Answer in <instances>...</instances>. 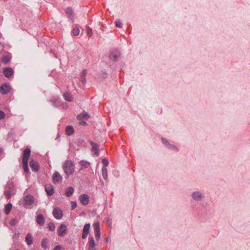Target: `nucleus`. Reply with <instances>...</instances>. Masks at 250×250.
Returning <instances> with one entry per match:
<instances>
[{
  "mask_svg": "<svg viewBox=\"0 0 250 250\" xmlns=\"http://www.w3.org/2000/svg\"><path fill=\"white\" fill-rule=\"evenodd\" d=\"M63 169L67 177H68L75 172V165L71 161L66 160L63 165Z\"/></svg>",
  "mask_w": 250,
  "mask_h": 250,
  "instance_id": "obj_1",
  "label": "nucleus"
},
{
  "mask_svg": "<svg viewBox=\"0 0 250 250\" xmlns=\"http://www.w3.org/2000/svg\"><path fill=\"white\" fill-rule=\"evenodd\" d=\"M34 202L33 196L30 194L26 195L23 198L24 205L25 208H28L29 206H31Z\"/></svg>",
  "mask_w": 250,
  "mask_h": 250,
  "instance_id": "obj_2",
  "label": "nucleus"
},
{
  "mask_svg": "<svg viewBox=\"0 0 250 250\" xmlns=\"http://www.w3.org/2000/svg\"><path fill=\"white\" fill-rule=\"evenodd\" d=\"M192 198L196 201H200L205 198V195L199 191H194L192 193Z\"/></svg>",
  "mask_w": 250,
  "mask_h": 250,
  "instance_id": "obj_3",
  "label": "nucleus"
},
{
  "mask_svg": "<svg viewBox=\"0 0 250 250\" xmlns=\"http://www.w3.org/2000/svg\"><path fill=\"white\" fill-rule=\"evenodd\" d=\"M67 232V227L65 224H61L58 228V233L59 236L63 237L65 236Z\"/></svg>",
  "mask_w": 250,
  "mask_h": 250,
  "instance_id": "obj_4",
  "label": "nucleus"
},
{
  "mask_svg": "<svg viewBox=\"0 0 250 250\" xmlns=\"http://www.w3.org/2000/svg\"><path fill=\"white\" fill-rule=\"evenodd\" d=\"M11 90V86L7 83H2L0 86V92L3 94H7Z\"/></svg>",
  "mask_w": 250,
  "mask_h": 250,
  "instance_id": "obj_5",
  "label": "nucleus"
},
{
  "mask_svg": "<svg viewBox=\"0 0 250 250\" xmlns=\"http://www.w3.org/2000/svg\"><path fill=\"white\" fill-rule=\"evenodd\" d=\"M95 236L96 240L98 241L101 236V233L100 230V224L99 222H96L93 225Z\"/></svg>",
  "mask_w": 250,
  "mask_h": 250,
  "instance_id": "obj_6",
  "label": "nucleus"
},
{
  "mask_svg": "<svg viewBox=\"0 0 250 250\" xmlns=\"http://www.w3.org/2000/svg\"><path fill=\"white\" fill-rule=\"evenodd\" d=\"M120 56V53L116 49L112 50L109 55V59L113 61H116Z\"/></svg>",
  "mask_w": 250,
  "mask_h": 250,
  "instance_id": "obj_7",
  "label": "nucleus"
},
{
  "mask_svg": "<svg viewBox=\"0 0 250 250\" xmlns=\"http://www.w3.org/2000/svg\"><path fill=\"white\" fill-rule=\"evenodd\" d=\"M90 144L92 146L91 151L94 153L93 155L96 157L98 156L99 155V146L97 144L93 142L92 141H90Z\"/></svg>",
  "mask_w": 250,
  "mask_h": 250,
  "instance_id": "obj_8",
  "label": "nucleus"
},
{
  "mask_svg": "<svg viewBox=\"0 0 250 250\" xmlns=\"http://www.w3.org/2000/svg\"><path fill=\"white\" fill-rule=\"evenodd\" d=\"M3 73L4 76L7 78H10L14 74L13 69L9 67H5L3 69Z\"/></svg>",
  "mask_w": 250,
  "mask_h": 250,
  "instance_id": "obj_9",
  "label": "nucleus"
},
{
  "mask_svg": "<svg viewBox=\"0 0 250 250\" xmlns=\"http://www.w3.org/2000/svg\"><path fill=\"white\" fill-rule=\"evenodd\" d=\"M53 215L57 219H61L63 216V213L62 210L58 208H55L53 211Z\"/></svg>",
  "mask_w": 250,
  "mask_h": 250,
  "instance_id": "obj_10",
  "label": "nucleus"
},
{
  "mask_svg": "<svg viewBox=\"0 0 250 250\" xmlns=\"http://www.w3.org/2000/svg\"><path fill=\"white\" fill-rule=\"evenodd\" d=\"M31 150L29 148L25 149L22 153V162H28Z\"/></svg>",
  "mask_w": 250,
  "mask_h": 250,
  "instance_id": "obj_11",
  "label": "nucleus"
},
{
  "mask_svg": "<svg viewBox=\"0 0 250 250\" xmlns=\"http://www.w3.org/2000/svg\"><path fill=\"white\" fill-rule=\"evenodd\" d=\"M79 199L81 203L84 206L87 205L89 203V197L88 195L83 194L80 196Z\"/></svg>",
  "mask_w": 250,
  "mask_h": 250,
  "instance_id": "obj_12",
  "label": "nucleus"
},
{
  "mask_svg": "<svg viewBox=\"0 0 250 250\" xmlns=\"http://www.w3.org/2000/svg\"><path fill=\"white\" fill-rule=\"evenodd\" d=\"M62 178L61 174L58 171H55L52 177L53 182L54 184H57L60 181H62Z\"/></svg>",
  "mask_w": 250,
  "mask_h": 250,
  "instance_id": "obj_13",
  "label": "nucleus"
},
{
  "mask_svg": "<svg viewBox=\"0 0 250 250\" xmlns=\"http://www.w3.org/2000/svg\"><path fill=\"white\" fill-rule=\"evenodd\" d=\"M45 190L48 196H52L54 193V189L52 185L47 184L45 186Z\"/></svg>",
  "mask_w": 250,
  "mask_h": 250,
  "instance_id": "obj_14",
  "label": "nucleus"
},
{
  "mask_svg": "<svg viewBox=\"0 0 250 250\" xmlns=\"http://www.w3.org/2000/svg\"><path fill=\"white\" fill-rule=\"evenodd\" d=\"M90 227V224H86L83 227V234L82 237L83 239H85L86 238L87 235L88 234L89 232V229Z\"/></svg>",
  "mask_w": 250,
  "mask_h": 250,
  "instance_id": "obj_15",
  "label": "nucleus"
},
{
  "mask_svg": "<svg viewBox=\"0 0 250 250\" xmlns=\"http://www.w3.org/2000/svg\"><path fill=\"white\" fill-rule=\"evenodd\" d=\"M162 141L163 143L164 144H165V145L168 148L171 149H175L177 151L178 150V148L176 146L170 144L169 142L168 141V140H167L166 139L163 138H162Z\"/></svg>",
  "mask_w": 250,
  "mask_h": 250,
  "instance_id": "obj_16",
  "label": "nucleus"
},
{
  "mask_svg": "<svg viewBox=\"0 0 250 250\" xmlns=\"http://www.w3.org/2000/svg\"><path fill=\"white\" fill-rule=\"evenodd\" d=\"M89 240L88 243L89 250H96L95 248V243L94 238L92 236H90Z\"/></svg>",
  "mask_w": 250,
  "mask_h": 250,
  "instance_id": "obj_17",
  "label": "nucleus"
},
{
  "mask_svg": "<svg viewBox=\"0 0 250 250\" xmlns=\"http://www.w3.org/2000/svg\"><path fill=\"white\" fill-rule=\"evenodd\" d=\"M30 167L33 171L37 172L39 170L40 167L38 163L33 160L30 162Z\"/></svg>",
  "mask_w": 250,
  "mask_h": 250,
  "instance_id": "obj_18",
  "label": "nucleus"
},
{
  "mask_svg": "<svg viewBox=\"0 0 250 250\" xmlns=\"http://www.w3.org/2000/svg\"><path fill=\"white\" fill-rule=\"evenodd\" d=\"M73 13V10L71 7H69L66 9V14L72 22L74 21V19Z\"/></svg>",
  "mask_w": 250,
  "mask_h": 250,
  "instance_id": "obj_19",
  "label": "nucleus"
},
{
  "mask_svg": "<svg viewBox=\"0 0 250 250\" xmlns=\"http://www.w3.org/2000/svg\"><path fill=\"white\" fill-rule=\"evenodd\" d=\"M37 223L43 226L44 224V217L43 214H39L37 215L36 218Z\"/></svg>",
  "mask_w": 250,
  "mask_h": 250,
  "instance_id": "obj_20",
  "label": "nucleus"
},
{
  "mask_svg": "<svg viewBox=\"0 0 250 250\" xmlns=\"http://www.w3.org/2000/svg\"><path fill=\"white\" fill-rule=\"evenodd\" d=\"M89 118L90 115L86 112H83L77 116V118L78 120H81L82 119H88Z\"/></svg>",
  "mask_w": 250,
  "mask_h": 250,
  "instance_id": "obj_21",
  "label": "nucleus"
},
{
  "mask_svg": "<svg viewBox=\"0 0 250 250\" xmlns=\"http://www.w3.org/2000/svg\"><path fill=\"white\" fill-rule=\"evenodd\" d=\"M25 241L28 245H30L33 243V237L30 233L26 235Z\"/></svg>",
  "mask_w": 250,
  "mask_h": 250,
  "instance_id": "obj_22",
  "label": "nucleus"
},
{
  "mask_svg": "<svg viewBox=\"0 0 250 250\" xmlns=\"http://www.w3.org/2000/svg\"><path fill=\"white\" fill-rule=\"evenodd\" d=\"M74 191V188L72 187H69L66 189L65 194L67 197H69L72 195Z\"/></svg>",
  "mask_w": 250,
  "mask_h": 250,
  "instance_id": "obj_23",
  "label": "nucleus"
},
{
  "mask_svg": "<svg viewBox=\"0 0 250 250\" xmlns=\"http://www.w3.org/2000/svg\"><path fill=\"white\" fill-rule=\"evenodd\" d=\"M65 132L67 135L70 136L74 133V130L72 126L68 125L65 128Z\"/></svg>",
  "mask_w": 250,
  "mask_h": 250,
  "instance_id": "obj_24",
  "label": "nucleus"
},
{
  "mask_svg": "<svg viewBox=\"0 0 250 250\" xmlns=\"http://www.w3.org/2000/svg\"><path fill=\"white\" fill-rule=\"evenodd\" d=\"M49 243V240L47 238H43L41 242V247L45 250Z\"/></svg>",
  "mask_w": 250,
  "mask_h": 250,
  "instance_id": "obj_25",
  "label": "nucleus"
},
{
  "mask_svg": "<svg viewBox=\"0 0 250 250\" xmlns=\"http://www.w3.org/2000/svg\"><path fill=\"white\" fill-rule=\"evenodd\" d=\"M63 97L65 101L68 102H71L73 101V98L71 94L69 92H66L63 94Z\"/></svg>",
  "mask_w": 250,
  "mask_h": 250,
  "instance_id": "obj_26",
  "label": "nucleus"
},
{
  "mask_svg": "<svg viewBox=\"0 0 250 250\" xmlns=\"http://www.w3.org/2000/svg\"><path fill=\"white\" fill-rule=\"evenodd\" d=\"M12 205L10 203H8L5 206L4 211H5V213L7 215L10 213V212L12 209Z\"/></svg>",
  "mask_w": 250,
  "mask_h": 250,
  "instance_id": "obj_27",
  "label": "nucleus"
},
{
  "mask_svg": "<svg viewBox=\"0 0 250 250\" xmlns=\"http://www.w3.org/2000/svg\"><path fill=\"white\" fill-rule=\"evenodd\" d=\"M80 165L81 166V169L88 167L89 163L87 162L81 161L80 162Z\"/></svg>",
  "mask_w": 250,
  "mask_h": 250,
  "instance_id": "obj_28",
  "label": "nucleus"
},
{
  "mask_svg": "<svg viewBox=\"0 0 250 250\" xmlns=\"http://www.w3.org/2000/svg\"><path fill=\"white\" fill-rule=\"evenodd\" d=\"M102 175L103 178L105 180L107 178V170L106 167H103L102 168Z\"/></svg>",
  "mask_w": 250,
  "mask_h": 250,
  "instance_id": "obj_29",
  "label": "nucleus"
},
{
  "mask_svg": "<svg viewBox=\"0 0 250 250\" xmlns=\"http://www.w3.org/2000/svg\"><path fill=\"white\" fill-rule=\"evenodd\" d=\"M1 61L3 63L6 64L10 62V59L7 56H3L1 58Z\"/></svg>",
  "mask_w": 250,
  "mask_h": 250,
  "instance_id": "obj_30",
  "label": "nucleus"
},
{
  "mask_svg": "<svg viewBox=\"0 0 250 250\" xmlns=\"http://www.w3.org/2000/svg\"><path fill=\"white\" fill-rule=\"evenodd\" d=\"M23 168L25 172L28 173L29 172L28 162H22Z\"/></svg>",
  "mask_w": 250,
  "mask_h": 250,
  "instance_id": "obj_31",
  "label": "nucleus"
},
{
  "mask_svg": "<svg viewBox=\"0 0 250 250\" xmlns=\"http://www.w3.org/2000/svg\"><path fill=\"white\" fill-rule=\"evenodd\" d=\"M47 228L50 231H54L55 229V228H56L55 224L52 222H50L48 224Z\"/></svg>",
  "mask_w": 250,
  "mask_h": 250,
  "instance_id": "obj_32",
  "label": "nucleus"
},
{
  "mask_svg": "<svg viewBox=\"0 0 250 250\" xmlns=\"http://www.w3.org/2000/svg\"><path fill=\"white\" fill-rule=\"evenodd\" d=\"M19 231L15 230L14 232V234L13 235L12 238L14 240H17L19 238Z\"/></svg>",
  "mask_w": 250,
  "mask_h": 250,
  "instance_id": "obj_33",
  "label": "nucleus"
},
{
  "mask_svg": "<svg viewBox=\"0 0 250 250\" xmlns=\"http://www.w3.org/2000/svg\"><path fill=\"white\" fill-rule=\"evenodd\" d=\"M72 33L73 35L74 36H78L79 34L80 33V29L78 27H74L73 29Z\"/></svg>",
  "mask_w": 250,
  "mask_h": 250,
  "instance_id": "obj_34",
  "label": "nucleus"
},
{
  "mask_svg": "<svg viewBox=\"0 0 250 250\" xmlns=\"http://www.w3.org/2000/svg\"><path fill=\"white\" fill-rule=\"evenodd\" d=\"M18 223V220L16 218H14L11 220L9 224L11 226L13 227V226H16Z\"/></svg>",
  "mask_w": 250,
  "mask_h": 250,
  "instance_id": "obj_35",
  "label": "nucleus"
},
{
  "mask_svg": "<svg viewBox=\"0 0 250 250\" xmlns=\"http://www.w3.org/2000/svg\"><path fill=\"white\" fill-rule=\"evenodd\" d=\"M116 26L119 28H122L123 26V24L120 20H117L115 22Z\"/></svg>",
  "mask_w": 250,
  "mask_h": 250,
  "instance_id": "obj_36",
  "label": "nucleus"
},
{
  "mask_svg": "<svg viewBox=\"0 0 250 250\" xmlns=\"http://www.w3.org/2000/svg\"><path fill=\"white\" fill-rule=\"evenodd\" d=\"M102 163H103V164L104 165L103 167H106L109 164L108 160H107L106 159H103Z\"/></svg>",
  "mask_w": 250,
  "mask_h": 250,
  "instance_id": "obj_37",
  "label": "nucleus"
},
{
  "mask_svg": "<svg viewBox=\"0 0 250 250\" xmlns=\"http://www.w3.org/2000/svg\"><path fill=\"white\" fill-rule=\"evenodd\" d=\"M5 195L6 198H7V199L10 198L11 196V192L10 191H7L5 192Z\"/></svg>",
  "mask_w": 250,
  "mask_h": 250,
  "instance_id": "obj_38",
  "label": "nucleus"
},
{
  "mask_svg": "<svg viewBox=\"0 0 250 250\" xmlns=\"http://www.w3.org/2000/svg\"><path fill=\"white\" fill-rule=\"evenodd\" d=\"M5 116V114L4 112L2 110H0V120L4 119Z\"/></svg>",
  "mask_w": 250,
  "mask_h": 250,
  "instance_id": "obj_39",
  "label": "nucleus"
},
{
  "mask_svg": "<svg viewBox=\"0 0 250 250\" xmlns=\"http://www.w3.org/2000/svg\"><path fill=\"white\" fill-rule=\"evenodd\" d=\"M81 81L84 84L86 83V76L81 75Z\"/></svg>",
  "mask_w": 250,
  "mask_h": 250,
  "instance_id": "obj_40",
  "label": "nucleus"
},
{
  "mask_svg": "<svg viewBox=\"0 0 250 250\" xmlns=\"http://www.w3.org/2000/svg\"><path fill=\"white\" fill-rule=\"evenodd\" d=\"M71 209H74L77 207V203L75 202H71Z\"/></svg>",
  "mask_w": 250,
  "mask_h": 250,
  "instance_id": "obj_41",
  "label": "nucleus"
},
{
  "mask_svg": "<svg viewBox=\"0 0 250 250\" xmlns=\"http://www.w3.org/2000/svg\"><path fill=\"white\" fill-rule=\"evenodd\" d=\"M87 73V71L86 69H83L82 72V75L86 76Z\"/></svg>",
  "mask_w": 250,
  "mask_h": 250,
  "instance_id": "obj_42",
  "label": "nucleus"
},
{
  "mask_svg": "<svg viewBox=\"0 0 250 250\" xmlns=\"http://www.w3.org/2000/svg\"><path fill=\"white\" fill-rule=\"evenodd\" d=\"M80 125H87V123H86V122L84 121H81L80 122Z\"/></svg>",
  "mask_w": 250,
  "mask_h": 250,
  "instance_id": "obj_43",
  "label": "nucleus"
},
{
  "mask_svg": "<svg viewBox=\"0 0 250 250\" xmlns=\"http://www.w3.org/2000/svg\"><path fill=\"white\" fill-rule=\"evenodd\" d=\"M53 250H62L61 247L60 246H57Z\"/></svg>",
  "mask_w": 250,
  "mask_h": 250,
  "instance_id": "obj_44",
  "label": "nucleus"
},
{
  "mask_svg": "<svg viewBox=\"0 0 250 250\" xmlns=\"http://www.w3.org/2000/svg\"><path fill=\"white\" fill-rule=\"evenodd\" d=\"M108 241V238L107 237L106 239H105V242H107Z\"/></svg>",
  "mask_w": 250,
  "mask_h": 250,
  "instance_id": "obj_45",
  "label": "nucleus"
},
{
  "mask_svg": "<svg viewBox=\"0 0 250 250\" xmlns=\"http://www.w3.org/2000/svg\"><path fill=\"white\" fill-rule=\"evenodd\" d=\"M2 153V149L0 148V154Z\"/></svg>",
  "mask_w": 250,
  "mask_h": 250,
  "instance_id": "obj_46",
  "label": "nucleus"
}]
</instances>
